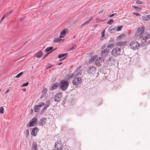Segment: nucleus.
<instances>
[{
  "instance_id": "f257e3e1",
  "label": "nucleus",
  "mask_w": 150,
  "mask_h": 150,
  "mask_svg": "<svg viewBox=\"0 0 150 150\" xmlns=\"http://www.w3.org/2000/svg\"><path fill=\"white\" fill-rule=\"evenodd\" d=\"M145 30V26L142 25L138 27L136 33L138 35L141 39L146 41L149 38L150 35L148 33L144 32Z\"/></svg>"
},
{
  "instance_id": "f03ea898",
  "label": "nucleus",
  "mask_w": 150,
  "mask_h": 150,
  "mask_svg": "<svg viewBox=\"0 0 150 150\" xmlns=\"http://www.w3.org/2000/svg\"><path fill=\"white\" fill-rule=\"evenodd\" d=\"M69 85L68 81L64 80H62L59 83V88L62 91H65Z\"/></svg>"
},
{
  "instance_id": "7ed1b4c3",
  "label": "nucleus",
  "mask_w": 150,
  "mask_h": 150,
  "mask_svg": "<svg viewBox=\"0 0 150 150\" xmlns=\"http://www.w3.org/2000/svg\"><path fill=\"white\" fill-rule=\"evenodd\" d=\"M79 75V74H77L75 76V78L72 81V83L74 85L78 86L82 82V79L80 77H76Z\"/></svg>"
},
{
  "instance_id": "20e7f679",
  "label": "nucleus",
  "mask_w": 150,
  "mask_h": 150,
  "mask_svg": "<svg viewBox=\"0 0 150 150\" xmlns=\"http://www.w3.org/2000/svg\"><path fill=\"white\" fill-rule=\"evenodd\" d=\"M121 51L120 48L116 47L113 48L111 51L112 55L115 57H116L120 54Z\"/></svg>"
},
{
  "instance_id": "39448f33",
  "label": "nucleus",
  "mask_w": 150,
  "mask_h": 150,
  "mask_svg": "<svg viewBox=\"0 0 150 150\" xmlns=\"http://www.w3.org/2000/svg\"><path fill=\"white\" fill-rule=\"evenodd\" d=\"M140 45L139 43L135 40L131 42L130 44L131 47L134 50L137 49L139 47Z\"/></svg>"
},
{
  "instance_id": "423d86ee",
  "label": "nucleus",
  "mask_w": 150,
  "mask_h": 150,
  "mask_svg": "<svg viewBox=\"0 0 150 150\" xmlns=\"http://www.w3.org/2000/svg\"><path fill=\"white\" fill-rule=\"evenodd\" d=\"M37 120L36 117H34L30 120L28 123V124L27 125L28 127H30L35 126V125L37 124Z\"/></svg>"
},
{
  "instance_id": "0eeeda50",
  "label": "nucleus",
  "mask_w": 150,
  "mask_h": 150,
  "mask_svg": "<svg viewBox=\"0 0 150 150\" xmlns=\"http://www.w3.org/2000/svg\"><path fill=\"white\" fill-rule=\"evenodd\" d=\"M96 68L93 66H91L88 68L87 70V73L89 75L92 76L94 75L96 73Z\"/></svg>"
},
{
  "instance_id": "6e6552de",
  "label": "nucleus",
  "mask_w": 150,
  "mask_h": 150,
  "mask_svg": "<svg viewBox=\"0 0 150 150\" xmlns=\"http://www.w3.org/2000/svg\"><path fill=\"white\" fill-rule=\"evenodd\" d=\"M63 145L60 140L56 142L54 147L55 149L54 150H60L63 147Z\"/></svg>"
},
{
  "instance_id": "1a4fd4ad",
  "label": "nucleus",
  "mask_w": 150,
  "mask_h": 150,
  "mask_svg": "<svg viewBox=\"0 0 150 150\" xmlns=\"http://www.w3.org/2000/svg\"><path fill=\"white\" fill-rule=\"evenodd\" d=\"M115 59L112 56L106 59V62L108 65H114L115 64Z\"/></svg>"
},
{
  "instance_id": "9d476101",
  "label": "nucleus",
  "mask_w": 150,
  "mask_h": 150,
  "mask_svg": "<svg viewBox=\"0 0 150 150\" xmlns=\"http://www.w3.org/2000/svg\"><path fill=\"white\" fill-rule=\"evenodd\" d=\"M62 93L60 92L57 93L54 96V100L55 101L59 102L62 98Z\"/></svg>"
},
{
  "instance_id": "9b49d317",
  "label": "nucleus",
  "mask_w": 150,
  "mask_h": 150,
  "mask_svg": "<svg viewBox=\"0 0 150 150\" xmlns=\"http://www.w3.org/2000/svg\"><path fill=\"white\" fill-rule=\"evenodd\" d=\"M50 101L49 100H47L46 102V105L43 108L42 110L40 112V114L41 115H43L47 109V108L48 107L49 105H50Z\"/></svg>"
},
{
  "instance_id": "f8f14e48",
  "label": "nucleus",
  "mask_w": 150,
  "mask_h": 150,
  "mask_svg": "<svg viewBox=\"0 0 150 150\" xmlns=\"http://www.w3.org/2000/svg\"><path fill=\"white\" fill-rule=\"evenodd\" d=\"M39 130V129L37 127L33 128L30 133L31 135L34 137L36 136Z\"/></svg>"
},
{
  "instance_id": "ddd939ff",
  "label": "nucleus",
  "mask_w": 150,
  "mask_h": 150,
  "mask_svg": "<svg viewBox=\"0 0 150 150\" xmlns=\"http://www.w3.org/2000/svg\"><path fill=\"white\" fill-rule=\"evenodd\" d=\"M109 51V50L107 49H105L102 50L101 52V54L102 56L103 57H105L108 54Z\"/></svg>"
},
{
  "instance_id": "4468645a",
  "label": "nucleus",
  "mask_w": 150,
  "mask_h": 150,
  "mask_svg": "<svg viewBox=\"0 0 150 150\" xmlns=\"http://www.w3.org/2000/svg\"><path fill=\"white\" fill-rule=\"evenodd\" d=\"M67 55V53H63L59 54L58 58H60L59 60L62 61L65 59Z\"/></svg>"
},
{
  "instance_id": "2eb2a0df",
  "label": "nucleus",
  "mask_w": 150,
  "mask_h": 150,
  "mask_svg": "<svg viewBox=\"0 0 150 150\" xmlns=\"http://www.w3.org/2000/svg\"><path fill=\"white\" fill-rule=\"evenodd\" d=\"M47 119L46 118L42 117L41 119L39 122V125L41 126H43L46 123Z\"/></svg>"
},
{
  "instance_id": "dca6fc26",
  "label": "nucleus",
  "mask_w": 150,
  "mask_h": 150,
  "mask_svg": "<svg viewBox=\"0 0 150 150\" xmlns=\"http://www.w3.org/2000/svg\"><path fill=\"white\" fill-rule=\"evenodd\" d=\"M58 85L57 82L53 83L50 88V89L52 91L56 89L58 87Z\"/></svg>"
},
{
  "instance_id": "f3484780",
  "label": "nucleus",
  "mask_w": 150,
  "mask_h": 150,
  "mask_svg": "<svg viewBox=\"0 0 150 150\" xmlns=\"http://www.w3.org/2000/svg\"><path fill=\"white\" fill-rule=\"evenodd\" d=\"M68 29L66 28L63 30L61 33L60 35L59 36L60 38H63L66 35V33L68 32Z\"/></svg>"
},
{
  "instance_id": "a211bd4d",
  "label": "nucleus",
  "mask_w": 150,
  "mask_h": 150,
  "mask_svg": "<svg viewBox=\"0 0 150 150\" xmlns=\"http://www.w3.org/2000/svg\"><path fill=\"white\" fill-rule=\"evenodd\" d=\"M109 31L110 33H115L117 31L115 27H113L112 26L110 27Z\"/></svg>"
},
{
  "instance_id": "6ab92c4d",
  "label": "nucleus",
  "mask_w": 150,
  "mask_h": 150,
  "mask_svg": "<svg viewBox=\"0 0 150 150\" xmlns=\"http://www.w3.org/2000/svg\"><path fill=\"white\" fill-rule=\"evenodd\" d=\"M104 62V59L103 57H99L98 58L95 62V63L97 64L98 63L100 64L101 63L103 62Z\"/></svg>"
},
{
  "instance_id": "aec40b11",
  "label": "nucleus",
  "mask_w": 150,
  "mask_h": 150,
  "mask_svg": "<svg viewBox=\"0 0 150 150\" xmlns=\"http://www.w3.org/2000/svg\"><path fill=\"white\" fill-rule=\"evenodd\" d=\"M93 17H91L90 19H88L87 20L81 25V27H83L89 23L93 19Z\"/></svg>"
},
{
  "instance_id": "412c9836",
  "label": "nucleus",
  "mask_w": 150,
  "mask_h": 150,
  "mask_svg": "<svg viewBox=\"0 0 150 150\" xmlns=\"http://www.w3.org/2000/svg\"><path fill=\"white\" fill-rule=\"evenodd\" d=\"M97 57V55H95V56L92 57L88 61V63L89 64H90L92 62H94V61L96 59V58Z\"/></svg>"
},
{
  "instance_id": "4be33fe9",
  "label": "nucleus",
  "mask_w": 150,
  "mask_h": 150,
  "mask_svg": "<svg viewBox=\"0 0 150 150\" xmlns=\"http://www.w3.org/2000/svg\"><path fill=\"white\" fill-rule=\"evenodd\" d=\"M142 19L144 21H147L150 19V15H148L143 16Z\"/></svg>"
},
{
  "instance_id": "5701e85b",
  "label": "nucleus",
  "mask_w": 150,
  "mask_h": 150,
  "mask_svg": "<svg viewBox=\"0 0 150 150\" xmlns=\"http://www.w3.org/2000/svg\"><path fill=\"white\" fill-rule=\"evenodd\" d=\"M37 144L36 143L33 142L32 145V150H37Z\"/></svg>"
},
{
  "instance_id": "b1692460",
  "label": "nucleus",
  "mask_w": 150,
  "mask_h": 150,
  "mask_svg": "<svg viewBox=\"0 0 150 150\" xmlns=\"http://www.w3.org/2000/svg\"><path fill=\"white\" fill-rule=\"evenodd\" d=\"M43 55L41 51H39L36 54L35 57L37 58H40L42 57Z\"/></svg>"
},
{
  "instance_id": "393cba45",
  "label": "nucleus",
  "mask_w": 150,
  "mask_h": 150,
  "mask_svg": "<svg viewBox=\"0 0 150 150\" xmlns=\"http://www.w3.org/2000/svg\"><path fill=\"white\" fill-rule=\"evenodd\" d=\"M126 43V42H117L116 44V45L117 46H123L125 45Z\"/></svg>"
},
{
  "instance_id": "a878e982",
  "label": "nucleus",
  "mask_w": 150,
  "mask_h": 150,
  "mask_svg": "<svg viewBox=\"0 0 150 150\" xmlns=\"http://www.w3.org/2000/svg\"><path fill=\"white\" fill-rule=\"evenodd\" d=\"M132 6L133 8H135L136 10L137 11H139L142 9V8H141L136 6H135L132 5Z\"/></svg>"
},
{
  "instance_id": "bb28decb",
  "label": "nucleus",
  "mask_w": 150,
  "mask_h": 150,
  "mask_svg": "<svg viewBox=\"0 0 150 150\" xmlns=\"http://www.w3.org/2000/svg\"><path fill=\"white\" fill-rule=\"evenodd\" d=\"M116 31H121L122 30V28L123 27L122 25H119L118 26H115Z\"/></svg>"
},
{
  "instance_id": "cd10ccee",
  "label": "nucleus",
  "mask_w": 150,
  "mask_h": 150,
  "mask_svg": "<svg viewBox=\"0 0 150 150\" xmlns=\"http://www.w3.org/2000/svg\"><path fill=\"white\" fill-rule=\"evenodd\" d=\"M61 38H60L59 37V38H57V39H56V38H54V42H57L59 41H60L61 40H64V39H60Z\"/></svg>"
},
{
  "instance_id": "c85d7f7f",
  "label": "nucleus",
  "mask_w": 150,
  "mask_h": 150,
  "mask_svg": "<svg viewBox=\"0 0 150 150\" xmlns=\"http://www.w3.org/2000/svg\"><path fill=\"white\" fill-rule=\"evenodd\" d=\"M39 108H40L37 106V105H35L34 109V112H38L39 110Z\"/></svg>"
},
{
  "instance_id": "c756f323",
  "label": "nucleus",
  "mask_w": 150,
  "mask_h": 150,
  "mask_svg": "<svg viewBox=\"0 0 150 150\" xmlns=\"http://www.w3.org/2000/svg\"><path fill=\"white\" fill-rule=\"evenodd\" d=\"M47 91V89L46 88H44L42 92V94L44 95L46 93Z\"/></svg>"
},
{
  "instance_id": "7c9ffc66",
  "label": "nucleus",
  "mask_w": 150,
  "mask_h": 150,
  "mask_svg": "<svg viewBox=\"0 0 150 150\" xmlns=\"http://www.w3.org/2000/svg\"><path fill=\"white\" fill-rule=\"evenodd\" d=\"M53 48V47L52 46L47 47L45 49V52H47L49 51H50L52 50Z\"/></svg>"
},
{
  "instance_id": "2f4dec72",
  "label": "nucleus",
  "mask_w": 150,
  "mask_h": 150,
  "mask_svg": "<svg viewBox=\"0 0 150 150\" xmlns=\"http://www.w3.org/2000/svg\"><path fill=\"white\" fill-rule=\"evenodd\" d=\"M114 44L112 43H110L109 42L108 44L107 47L108 48H112L114 46Z\"/></svg>"
},
{
  "instance_id": "473e14b6",
  "label": "nucleus",
  "mask_w": 150,
  "mask_h": 150,
  "mask_svg": "<svg viewBox=\"0 0 150 150\" xmlns=\"http://www.w3.org/2000/svg\"><path fill=\"white\" fill-rule=\"evenodd\" d=\"M60 150H69L68 147L66 146H63Z\"/></svg>"
},
{
  "instance_id": "72a5a7b5",
  "label": "nucleus",
  "mask_w": 150,
  "mask_h": 150,
  "mask_svg": "<svg viewBox=\"0 0 150 150\" xmlns=\"http://www.w3.org/2000/svg\"><path fill=\"white\" fill-rule=\"evenodd\" d=\"M45 105V103L44 102H41L39 103V105H37V106L39 108H40L41 107Z\"/></svg>"
},
{
  "instance_id": "f704fd0d",
  "label": "nucleus",
  "mask_w": 150,
  "mask_h": 150,
  "mask_svg": "<svg viewBox=\"0 0 150 150\" xmlns=\"http://www.w3.org/2000/svg\"><path fill=\"white\" fill-rule=\"evenodd\" d=\"M123 34H122L121 35H120L117 38V40H120L122 37L123 36Z\"/></svg>"
},
{
  "instance_id": "c9c22d12",
  "label": "nucleus",
  "mask_w": 150,
  "mask_h": 150,
  "mask_svg": "<svg viewBox=\"0 0 150 150\" xmlns=\"http://www.w3.org/2000/svg\"><path fill=\"white\" fill-rule=\"evenodd\" d=\"M136 3L137 4H144V3L142 1H136Z\"/></svg>"
},
{
  "instance_id": "e433bc0d",
  "label": "nucleus",
  "mask_w": 150,
  "mask_h": 150,
  "mask_svg": "<svg viewBox=\"0 0 150 150\" xmlns=\"http://www.w3.org/2000/svg\"><path fill=\"white\" fill-rule=\"evenodd\" d=\"M23 72H20L16 76V77L17 78H19L23 74Z\"/></svg>"
},
{
  "instance_id": "4c0bfd02",
  "label": "nucleus",
  "mask_w": 150,
  "mask_h": 150,
  "mask_svg": "<svg viewBox=\"0 0 150 150\" xmlns=\"http://www.w3.org/2000/svg\"><path fill=\"white\" fill-rule=\"evenodd\" d=\"M76 47H77L76 45H74V46H73V47H71L69 49V50H74L76 48Z\"/></svg>"
},
{
  "instance_id": "58836bf2",
  "label": "nucleus",
  "mask_w": 150,
  "mask_h": 150,
  "mask_svg": "<svg viewBox=\"0 0 150 150\" xmlns=\"http://www.w3.org/2000/svg\"><path fill=\"white\" fill-rule=\"evenodd\" d=\"M54 50H53L52 51H51V52H48L47 53L46 55H45L44 57H43V58L42 59H44L48 55H49V54L51 52H52Z\"/></svg>"
},
{
  "instance_id": "ea45409f",
  "label": "nucleus",
  "mask_w": 150,
  "mask_h": 150,
  "mask_svg": "<svg viewBox=\"0 0 150 150\" xmlns=\"http://www.w3.org/2000/svg\"><path fill=\"white\" fill-rule=\"evenodd\" d=\"M13 10H12L9 11L7 12L6 13L8 16L10 14H11L13 12Z\"/></svg>"
},
{
  "instance_id": "a19ab883",
  "label": "nucleus",
  "mask_w": 150,
  "mask_h": 150,
  "mask_svg": "<svg viewBox=\"0 0 150 150\" xmlns=\"http://www.w3.org/2000/svg\"><path fill=\"white\" fill-rule=\"evenodd\" d=\"M29 135V129H27L26 130V135L27 137H28Z\"/></svg>"
},
{
  "instance_id": "79ce46f5",
  "label": "nucleus",
  "mask_w": 150,
  "mask_h": 150,
  "mask_svg": "<svg viewBox=\"0 0 150 150\" xmlns=\"http://www.w3.org/2000/svg\"><path fill=\"white\" fill-rule=\"evenodd\" d=\"M4 109L2 107L0 108V112L1 113H4Z\"/></svg>"
},
{
  "instance_id": "37998d69",
  "label": "nucleus",
  "mask_w": 150,
  "mask_h": 150,
  "mask_svg": "<svg viewBox=\"0 0 150 150\" xmlns=\"http://www.w3.org/2000/svg\"><path fill=\"white\" fill-rule=\"evenodd\" d=\"M113 22V20L112 19H110L107 23L108 24H110Z\"/></svg>"
},
{
  "instance_id": "c03bdc74",
  "label": "nucleus",
  "mask_w": 150,
  "mask_h": 150,
  "mask_svg": "<svg viewBox=\"0 0 150 150\" xmlns=\"http://www.w3.org/2000/svg\"><path fill=\"white\" fill-rule=\"evenodd\" d=\"M29 83L28 82H27L25 83H24L21 86L22 87L23 86H27L28 85Z\"/></svg>"
},
{
  "instance_id": "a18cd8bd",
  "label": "nucleus",
  "mask_w": 150,
  "mask_h": 150,
  "mask_svg": "<svg viewBox=\"0 0 150 150\" xmlns=\"http://www.w3.org/2000/svg\"><path fill=\"white\" fill-rule=\"evenodd\" d=\"M105 20V19L104 20H102L100 19H97L96 20V21L97 22H102L104 21Z\"/></svg>"
},
{
  "instance_id": "49530a36",
  "label": "nucleus",
  "mask_w": 150,
  "mask_h": 150,
  "mask_svg": "<svg viewBox=\"0 0 150 150\" xmlns=\"http://www.w3.org/2000/svg\"><path fill=\"white\" fill-rule=\"evenodd\" d=\"M74 76V74L73 73H72L71 74H70L69 76V78H71L73 77Z\"/></svg>"
},
{
  "instance_id": "de8ad7c7",
  "label": "nucleus",
  "mask_w": 150,
  "mask_h": 150,
  "mask_svg": "<svg viewBox=\"0 0 150 150\" xmlns=\"http://www.w3.org/2000/svg\"><path fill=\"white\" fill-rule=\"evenodd\" d=\"M93 52H91V53L88 54L89 57H91L93 55Z\"/></svg>"
},
{
  "instance_id": "09e8293b",
  "label": "nucleus",
  "mask_w": 150,
  "mask_h": 150,
  "mask_svg": "<svg viewBox=\"0 0 150 150\" xmlns=\"http://www.w3.org/2000/svg\"><path fill=\"white\" fill-rule=\"evenodd\" d=\"M106 46V44H105L103 45H102L101 47V49H104Z\"/></svg>"
},
{
  "instance_id": "8fccbe9b",
  "label": "nucleus",
  "mask_w": 150,
  "mask_h": 150,
  "mask_svg": "<svg viewBox=\"0 0 150 150\" xmlns=\"http://www.w3.org/2000/svg\"><path fill=\"white\" fill-rule=\"evenodd\" d=\"M133 13L134 15H135L137 16H140V14L138 13Z\"/></svg>"
},
{
  "instance_id": "3c124183",
  "label": "nucleus",
  "mask_w": 150,
  "mask_h": 150,
  "mask_svg": "<svg viewBox=\"0 0 150 150\" xmlns=\"http://www.w3.org/2000/svg\"><path fill=\"white\" fill-rule=\"evenodd\" d=\"M52 66V65H51L50 66H49L48 65H46V69H48L51 67Z\"/></svg>"
},
{
  "instance_id": "603ef678",
  "label": "nucleus",
  "mask_w": 150,
  "mask_h": 150,
  "mask_svg": "<svg viewBox=\"0 0 150 150\" xmlns=\"http://www.w3.org/2000/svg\"><path fill=\"white\" fill-rule=\"evenodd\" d=\"M8 16L6 13H5L4 15L3 16L4 17V18H7Z\"/></svg>"
},
{
  "instance_id": "864d4df0",
  "label": "nucleus",
  "mask_w": 150,
  "mask_h": 150,
  "mask_svg": "<svg viewBox=\"0 0 150 150\" xmlns=\"http://www.w3.org/2000/svg\"><path fill=\"white\" fill-rule=\"evenodd\" d=\"M115 14H116V13H113V14H112L111 15H110L109 16L110 17H112L113 16H114Z\"/></svg>"
},
{
  "instance_id": "5fc2aeb1",
  "label": "nucleus",
  "mask_w": 150,
  "mask_h": 150,
  "mask_svg": "<svg viewBox=\"0 0 150 150\" xmlns=\"http://www.w3.org/2000/svg\"><path fill=\"white\" fill-rule=\"evenodd\" d=\"M33 109H31L30 110V114H32L33 113Z\"/></svg>"
},
{
  "instance_id": "6e6d98bb",
  "label": "nucleus",
  "mask_w": 150,
  "mask_h": 150,
  "mask_svg": "<svg viewBox=\"0 0 150 150\" xmlns=\"http://www.w3.org/2000/svg\"><path fill=\"white\" fill-rule=\"evenodd\" d=\"M105 33V30H103V31L102 32L101 34H104Z\"/></svg>"
},
{
  "instance_id": "4d7b16f0",
  "label": "nucleus",
  "mask_w": 150,
  "mask_h": 150,
  "mask_svg": "<svg viewBox=\"0 0 150 150\" xmlns=\"http://www.w3.org/2000/svg\"><path fill=\"white\" fill-rule=\"evenodd\" d=\"M4 18H4V17L3 16V17L2 18H1V21H0V22H1V21H2V20H3L4 19Z\"/></svg>"
},
{
  "instance_id": "13d9d810",
  "label": "nucleus",
  "mask_w": 150,
  "mask_h": 150,
  "mask_svg": "<svg viewBox=\"0 0 150 150\" xmlns=\"http://www.w3.org/2000/svg\"><path fill=\"white\" fill-rule=\"evenodd\" d=\"M103 9L100 12H99V14L102 13V12H103Z\"/></svg>"
},
{
  "instance_id": "bf43d9fd",
  "label": "nucleus",
  "mask_w": 150,
  "mask_h": 150,
  "mask_svg": "<svg viewBox=\"0 0 150 150\" xmlns=\"http://www.w3.org/2000/svg\"><path fill=\"white\" fill-rule=\"evenodd\" d=\"M81 67H79L78 68H77V71L79 70L81 68Z\"/></svg>"
},
{
  "instance_id": "052dcab7",
  "label": "nucleus",
  "mask_w": 150,
  "mask_h": 150,
  "mask_svg": "<svg viewBox=\"0 0 150 150\" xmlns=\"http://www.w3.org/2000/svg\"><path fill=\"white\" fill-rule=\"evenodd\" d=\"M113 41V40L112 38H111L110 40V42H112Z\"/></svg>"
},
{
  "instance_id": "680f3d73",
  "label": "nucleus",
  "mask_w": 150,
  "mask_h": 150,
  "mask_svg": "<svg viewBox=\"0 0 150 150\" xmlns=\"http://www.w3.org/2000/svg\"><path fill=\"white\" fill-rule=\"evenodd\" d=\"M22 90L24 91H26V89L25 88H23L22 89Z\"/></svg>"
},
{
  "instance_id": "e2e57ef3",
  "label": "nucleus",
  "mask_w": 150,
  "mask_h": 150,
  "mask_svg": "<svg viewBox=\"0 0 150 150\" xmlns=\"http://www.w3.org/2000/svg\"><path fill=\"white\" fill-rule=\"evenodd\" d=\"M9 91V89H8L6 91V92L5 93H8Z\"/></svg>"
},
{
  "instance_id": "0e129e2a",
  "label": "nucleus",
  "mask_w": 150,
  "mask_h": 150,
  "mask_svg": "<svg viewBox=\"0 0 150 150\" xmlns=\"http://www.w3.org/2000/svg\"><path fill=\"white\" fill-rule=\"evenodd\" d=\"M101 37L102 38L104 37V34H102Z\"/></svg>"
},
{
  "instance_id": "69168bd1",
  "label": "nucleus",
  "mask_w": 150,
  "mask_h": 150,
  "mask_svg": "<svg viewBox=\"0 0 150 150\" xmlns=\"http://www.w3.org/2000/svg\"><path fill=\"white\" fill-rule=\"evenodd\" d=\"M44 96V95H42V96H41V97H40V98L41 99Z\"/></svg>"
},
{
  "instance_id": "338daca9",
  "label": "nucleus",
  "mask_w": 150,
  "mask_h": 150,
  "mask_svg": "<svg viewBox=\"0 0 150 150\" xmlns=\"http://www.w3.org/2000/svg\"><path fill=\"white\" fill-rule=\"evenodd\" d=\"M62 64V63H59L58 64V65H61Z\"/></svg>"
},
{
  "instance_id": "774afa93",
  "label": "nucleus",
  "mask_w": 150,
  "mask_h": 150,
  "mask_svg": "<svg viewBox=\"0 0 150 150\" xmlns=\"http://www.w3.org/2000/svg\"><path fill=\"white\" fill-rule=\"evenodd\" d=\"M75 37H76V36H74L73 37V38H74V39L75 38Z\"/></svg>"
}]
</instances>
